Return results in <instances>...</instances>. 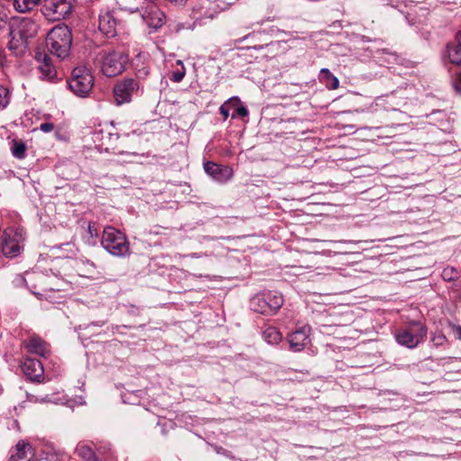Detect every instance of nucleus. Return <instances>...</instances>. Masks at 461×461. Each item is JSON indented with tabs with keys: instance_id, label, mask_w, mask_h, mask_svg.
I'll use <instances>...</instances> for the list:
<instances>
[{
	"instance_id": "13",
	"label": "nucleus",
	"mask_w": 461,
	"mask_h": 461,
	"mask_svg": "<svg viewBox=\"0 0 461 461\" xmlns=\"http://www.w3.org/2000/svg\"><path fill=\"white\" fill-rule=\"evenodd\" d=\"M141 16L149 27L156 30L160 28L166 21L165 14L154 4L148 5L143 10Z\"/></svg>"
},
{
	"instance_id": "31",
	"label": "nucleus",
	"mask_w": 461,
	"mask_h": 461,
	"mask_svg": "<svg viewBox=\"0 0 461 461\" xmlns=\"http://www.w3.org/2000/svg\"><path fill=\"white\" fill-rule=\"evenodd\" d=\"M185 76V68H182L179 70L174 71L170 77V80L175 83H179L183 80Z\"/></svg>"
},
{
	"instance_id": "35",
	"label": "nucleus",
	"mask_w": 461,
	"mask_h": 461,
	"mask_svg": "<svg viewBox=\"0 0 461 461\" xmlns=\"http://www.w3.org/2000/svg\"><path fill=\"white\" fill-rule=\"evenodd\" d=\"M136 76L138 78H145L149 74V71L147 67L142 66L140 68H136Z\"/></svg>"
},
{
	"instance_id": "4",
	"label": "nucleus",
	"mask_w": 461,
	"mask_h": 461,
	"mask_svg": "<svg viewBox=\"0 0 461 461\" xmlns=\"http://www.w3.org/2000/svg\"><path fill=\"white\" fill-rule=\"evenodd\" d=\"M67 84L75 95L84 98L88 96L94 86V77L86 67H77L72 70Z\"/></svg>"
},
{
	"instance_id": "44",
	"label": "nucleus",
	"mask_w": 461,
	"mask_h": 461,
	"mask_svg": "<svg viewBox=\"0 0 461 461\" xmlns=\"http://www.w3.org/2000/svg\"><path fill=\"white\" fill-rule=\"evenodd\" d=\"M326 243H329L330 245H332L334 249H337L336 248V245L338 244H340V243H345L346 241H333V240H329V241H325Z\"/></svg>"
},
{
	"instance_id": "6",
	"label": "nucleus",
	"mask_w": 461,
	"mask_h": 461,
	"mask_svg": "<svg viewBox=\"0 0 461 461\" xmlns=\"http://www.w3.org/2000/svg\"><path fill=\"white\" fill-rule=\"evenodd\" d=\"M128 61L127 53L122 50H112L104 56L101 70L108 77H115L125 70Z\"/></svg>"
},
{
	"instance_id": "1",
	"label": "nucleus",
	"mask_w": 461,
	"mask_h": 461,
	"mask_svg": "<svg viewBox=\"0 0 461 461\" xmlns=\"http://www.w3.org/2000/svg\"><path fill=\"white\" fill-rule=\"evenodd\" d=\"M71 44L72 33L65 24L53 27L46 37L48 50L60 59H64L69 55Z\"/></svg>"
},
{
	"instance_id": "42",
	"label": "nucleus",
	"mask_w": 461,
	"mask_h": 461,
	"mask_svg": "<svg viewBox=\"0 0 461 461\" xmlns=\"http://www.w3.org/2000/svg\"><path fill=\"white\" fill-rule=\"evenodd\" d=\"M251 43H253V45L247 46L246 48L247 49H255V50L262 49V45H258L255 41H251Z\"/></svg>"
},
{
	"instance_id": "46",
	"label": "nucleus",
	"mask_w": 461,
	"mask_h": 461,
	"mask_svg": "<svg viewBox=\"0 0 461 461\" xmlns=\"http://www.w3.org/2000/svg\"><path fill=\"white\" fill-rule=\"evenodd\" d=\"M176 65L180 66V67H181V68H185L184 63H183V61H182V60H177V61H176Z\"/></svg>"
},
{
	"instance_id": "21",
	"label": "nucleus",
	"mask_w": 461,
	"mask_h": 461,
	"mask_svg": "<svg viewBox=\"0 0 461 461\" xmlns=\"http://www.w3.org/2000/svg\"><path fill=\"white\" fill-rule=\"evenodd\" d=\"M447 56L450 63L461 66V45L456 41L448 43Z\"/></svg>"
},
{
	"instance_id": "45",
	"label": "nucleus",
	"mask_w": 461,
	"mask_h": 461,
	"mask_svg": "<svg viewBox=\"0 0 461 461\" xmlns=\"http://www.w3.org/2000/svg\"><path fill=\"white\" fill-rule=\"evenodd\" d=\"M455 41L461 45V31L456 33Z\"/></svg>"
},
{
	"instance_id": "39",
	"label": "nucleus",
	"mask_w": 461,
	"mask_h": 461,
	"mask_svg": "<svg viewBox=\"0 0 461 461\" xmlns=\"http://www.w3.org/2000/svg\"><path fill=\"white\" fill-rule=\"evenodd\" d=\"M257 34L256 33H249L246 36H244L243 38H240V39H237L235 41L236 43H241L242 41H246V40H254L255 38H257Z\"/></svg>"
},
{
	"instance_id": "7",
	"label": "nucleus",
	"mask_w": 461,
	"mask_h": 461,
	"mask_svg": "<svg viewBox=\"0 0 461 461\" xmlns=\"http://www.w3.org/2000/svg\"><path fill=\"white\" fill-rule=\"evenodd\" d=\"M74 0H43L41 12L51 21L66 19L72 12Z\"/></svg>"
},
{
	"instance_id": "29",
	"label": "nucleus",
	"mask_w": 461,
	"mask_h": 461,
	"mask_svg": "<svg viewBox=\"0 0 461 461\" xmlns=\"http://www.w3.org/2000/svg\"><path fill=\"white\" fill-rule=\"evenodd\" d=\"M11 93L8 88L0 86V110L5 109L10 103Z\"/></svg>"
},
{
	"instance_id": "30",
	"label": "nucleus",
	"mask_w": 461,
	"mask_h": 461,
	"mask_svg": "<svg viewBox=\"0 0 461 461\" xmlns=\"http://www.w3.org/2000/svg\"><path fill=\"white\" fill-rule=\"evenodd\" d=\"M458 272L453 267H447L443 269L441 276L445 281L450 282L457 278Z\"/></svg>"
},
{
	"instance_id": "9",
	"label": "nucleus",
	"mask_w": 461,
	"mask_h": 461,
	"mask_svg": "<svg viewBox=\"0 0 461 461\" xmlns=\"http://www.w3.org/2000/svg\"><path fill=\"white\" fill-rule=\"evenodd\" d=\"M20 236L14 229L4 230L0 240V255L5 258H14L21 251Z\"/></svg>"
},
{
	"instance_id": "14",
	"label": "nucleus",
	"mask_w": 461,
	"mask_h": 461,
	"mask_svg": "<svg viewBox=\"0 0 461 461\" xmlns=\"http://www.w3.org/2000/svg\"><path fill=\"white\" fill-rule=\"evenodd\" d=\"M203 169L212 179L220 183H225L231 177V169L212 161H207Z\"/></svg>"
},
{
	"instance_id": "38",
	"label": "nucleus",
	"mask_w": 461,
	"mask_h": 461,
	"mask_svg": "<svg viewBox=\"0 0 461 461\" xmlns=\"http://www.w3.org/2000/svg\"><path fill=\"white\" fill-rule=\"evenodd\" d=\"M432 340L435 342L436 345H442L446 340V337L442 333H439L438 335L435 334L432 338Z\"/></svg>"
},
{
	"instance_id": "19",
	"label": "nucleus",
	"mask_w": 461,
	"mask_h": 461,
	"mask_svg": "<svg viewBox=\"0 0 461 461\" xmlns=\"http://www.w3.org/2000/svg\"><path fill=\"white\" fill-rule=\"evenodd\" d=\"M250 309L256 312L261 313V314H270L269 312V306L267 305V302L266 300L265 294H260L255 295L250 300Z\"/></svg>"
},
{
	"instance_id": "23",
	"label": "nucleus",
	"mask_w": 461,
	"mask_h": 461,
	"mask_svg": "<svg viewBox=\"0 0 461 461\" xmlns=\"http://www.w3.org/2000/svg\"><path fill=\"white\" fill-rule=\"evenodd\" d=\"M27 146L22 140L14 139L11 142V152L12 155L17 159H23L26 157Z\"/></svg>"
},
{
	"instance_id": "20",
	"label": "nucleus",
	"mask_w": 461,
	"mask_h": 461,
	"mask_svg": "<svg viewBox=\"0 0 461 461\" xmlns=\"http://www.w3.org/2000/svg\"><path fill=\"white\" fill-rule=\"evenodd\" d=\"M10 41L8 42V48L10 50L14 51L15 55L22 54L27 47L28 42L25 41L23 38L16 36L13 33V30L10 28Z\"/></svg>"
},
{
	"instance_id": "36",
	"label": "nucleus",
	"mask_w": 461,
	"mask_h": 461,
	"mask_svg": "<svg viewBox=\"0 0 461 461\" xmlns=\"http://www.w3.org/2000/svg\"><path fill=\"white\" fill-rule=\"evenodd\" d=\"M453 86L456 91L461 93V71L457 73L456 77L453 79Z\"/></svg>"
},
{
	"instance_id": "11",
	"label": "nucleus",
	"mask_w": 461,
	"mask_h": 461,
	"mask_svg": "<svg viewBox=\"0 0 461 461\" xmlns=\"http://www.w3.org/2000/svg\"><path fill=\"white\" fill-rule=\"evenodd\" d=\"M21 367L30 381L41 383L44 380L43 365L39 359L26 357L23 358Z\"/></svg>"
},
{
	"instance_id": "16",
	"label": "nucleus",
	"mask_w": 461,
	"mask_h": 461,
	"mask_svg": "<svg viewBox=\"0 0 461 461\" xmlns=\"http://www.w3.org/2000/svg\"><path fill=\"white\" fill-rule=\"evenodd\" d=\"M99 30L108 38L117 34V21L112 13L106 12L99 16Z\"/></svg>"
},
{
	"instance_id": "3",
	"label": "nucleus",
	"mask_w": 461,
	"mask_h": 461,
	"mask_svg": "<svg viewBox=\"0 0 461 461\" xmlns=\"http://www.w3.org/2000/svg\"><path fill=\"white\" fill-rule=\"evenodd\" d=\"M428 329L420 321H411L407 326L395 333L398 344L408 348H414L427 338Z\"/></svg>"
},
{
	"instance_id": "43",
	"label": "nucleus",
	"mask_w": 461,
	"mask_h": 461,
	"mask_svg": "<svg viewBox=\"0 0 461 461\" xmlns=\"http://www.w3.org/2000/svg\"><path fill=\"white\" fill-rule=\"evenodd\" d=\"M167 1L174 3L175 5H185L186 3V0H167Z\"/></svg>"
},
{
	"instance_id": "8",
	"label": "nucleus",
	"mask_w": 461,
	"mask_h": 461,
	"mask_svg": "<svg viewBox=\"0 0 461 461\" xmlns=\"http://www.w3.org/2000/svg\"><path fill=\"white\" fill-rule=\"evenodd\" d=\"M140 90V84L134 78H123L116 82L113 86V97L117 105L128 104L132 96Z\"/></svg>"
},
{
	"instance_id": "24",
	"label": "nucleus",
	"mask_w": 461,
	"mask_h": 461,
	"mask_svg": "<svg viewBox=\"0 0 461 461\" xmlns=\"http://www.w3.org/2000/svg\"><path fill=\"white\" fill-rule=\"evenodd\" d=\"M267 305L269 306L270 314L276 312L284 303V299L281 294L265 293Z\"/></svg>"
},
{
	"instance_id": "17",
	"label": "nucleus",
	"mask_w": 461,
	"mask_h": 461,
	"mask_svg": "<svg viewBox=\"0 0 461 461\" xmlns=\"http://www.w3.org/2000/svg\"><path fill=\"white\" fill-rule=\"evenodd\" d=\"M33 456L32 447L29 443L19 441L12 450L8 461H32Z\"/></svg>"
},
{
	"instance_id": "27",
	"label": "nucleus",
	"mask_w": 461,
	"mask_h": 461,
	"mask_svg": "<svg viewBox=\"0 0 461 461\" xmlns=\"http://www.w3.org/2000/svg\"><path fill=\"white\" fill-rule=\"evenodd\" d=\"M263 337L269 344H277L281 340V333L275 327H268L263 331Z\"/></svg>"
},
{
	"instance_id": "15",
	"label": "nucleus",
	"mask_w": 461,
	"mask_h": 461,
	"mask_svg": "<svg viewBox=\"0 0 461 461\" xmlns=\"http://www.w3.org/2000/svg\"><path fill=\"white\" fill-rule=\"evenodd\" d=\"M310 327L304 325L290 333V348L294 351L302 350L310 342Z\"/></svg>"
},
{
	"instance_id": "32",
	"label": "nucleus",
	"mask_w": 461,
	"mask_h": 461,
	"mask_svg": "<svg viewBox=\"0 0 461 461\" xmlns=\"http://www.w3.org/2000/svg\"><path fill=\"white\" fill-rule=\"evenodd\" d=\"M387 98H388V96H386V97H384V96H378L377 98H375L373 105L375 107H385L386 104H389Z\"/></svg>"
},
{
	"instance_id": "33",
	"label": "nucleus",
	"mask_w": 461,
	"mask_h": 461,
	"mask_svg": "<svg viewBox=\"0 0 461 461\" xmlns=\"http://www.w3.org/2000/svg\"><path fill=\"white\" fill-rule=\"evenodd\" d=\"M449 327L455 338L461 340V326L454 323H450Z\"/></svg>"
},
{
	"instance_id": "2",
	"label": "nucleus",
	"mask_w": 461,
	"mask_h": 461,
	"mask_svg": "<svg viewBox=\"0 0 461 461\" xmlns=\"http://www.w3.org/2000/svg\"><path fill=\"white\" fill-rule=\"evenodd\" d=\"M101 244L103 248L114 257H126L130 254V245L126 235L113 226L104 229Z\"/></svg>"
},
{
	"instance_id": "18",
	"label": "nucleus",
	"mask_w": 461,
	"mask_h": 461,
	"mask_svg": "<svg viewBox=\"0 0 461 461\" xmlns=\"http://www.w3.org/2000/svg\"><path fill=\"white\" fill-rule=\"evenodd\" d=\"M40 77L50 82H52L56 77L57 72L54 66L51 63L50 58L47 54L42 55V61L39 65Z\"/></svg>"
},
{
	"instance_id": "28",
	"label": "nucleus",
	"mask_w": 461,
	"mask_h": 461,
	"mask_svg": "<svg viewBox=\"0 0 461 461\" xmlns=\"http://www.w3.org/2000/svg\"><path fill=\"white\" fill-rule=\"evenodd\" d=\"M239 102H240V99L238 97H231L227 102H225L223 104L221 105L220 113L223 116L224 120H226L229 117L230 106H232L234 104H238Z\"/></svg>"
},
{
	"instance_id": "5",
	"label": "nucleus",
	"mask_w": 461,
	"mask_h": 461,
	"mask_svg": "<svg viewBox=\"0 0 461 461\" xmlns=\"http://www.w3.org/2000/svg\"><path fill=\"white\" fill-rule=\"evenodd\" d=\"M119 134L113 124L95 130L93 132V141L101 151L113 154H124L118 146Z\"/></svg>"
},
{
	"instance_id": "22",
	"label": "nucleus",
	"mask_w": 461,
	"mask_h": 461,
	"mask_svg": "<svg viewBox=\"0 0 461 461\" xmlns=\"http://www.w3.org/2000/svg\"><path fill=\"white\" fill-rule=\"evenodd\" d=\"M320 79L330 89H337L339 85L338 77L331 74L328 68H321L320 72Z\"/></svg>"
},
{
	"instance_id": "25",
	"label": "nucleus",
	"mask_w": 461,
	"mask_h": 461,
	"mask_svg": "<svg viewBox=\"0 0 461 461\" xmlns=\"http://www.w3.org/2000/svg\"><path fill=\"white\" fill-rule=\"evenodd\" d=\"M41 0H14V7L19 13L30 12L36 7Z\"/></svg>"
},
{
	"instance_id": "12",
	"label": "nucleus",
	"mask_w": 461,
	"mask_h": 461,
	"mask_svg": "<svg viewBox=\"0 0 461 461\" xmlns=\"http://www.w3.org/2000/svg\"><path fill=\"white\" fill-rule=\"evenodd\" d=\"M10 28L14 35L23 38L27 42L29 39L33 38L38 32V24L30 18L15 21L10 25Z\"/></svg>"
},
{
	"instance_id": "41",
	"label": "nucleus",
	"mask_w": 461,
	"mask_h": 461,
	"mask_svg": "<svg viewBox=\"0 0 461 461\" xmlns=\"http://www.w3.org/2000/svg\"><path fill=\"white\" fill-rule=\"evenodd\" d=\"M37 461H59L58 457L54 455H47L43 457L39 458Z\"/></svg>"
},
{
	"instance_id": "34",
	"label": "nucleus",
	"mask_w": 461,
	"mask_h": 461,
	"mask_svg": "<svg viewBox=\"0 0 461 461\" xmlns=\"http://www.w3.org/2000/svg\"><path fill=\"white\" fill-rule=\"evenodd\" d=\"M248 114H249L248 109L245 106L240 105L235 109V113L232 114V117H235L236 115L240 116V117H245Z\"/></svg>"
},
{
	"instance_id": "37",
	"label": "nucleus",
	"mask_w": 461,
	"mask_h": 461,
	"mask_svg": "<svg viewBox=\"0 0 461 461\" xmlns=\"http://www.w3.org/2000/svg\"><path fill=\"white\" fill-rule=\"evenodd\" d=\"M54 129L52 122H43L40 125V130L43 132H50Z\"/></svg>"
},
{
	"instance_id": "10",
	"label": "nucleus",
	"mask_w": 461,
	"mask_h": 461,
	"mask_svg": "<svg viewBox=\"0 0 461 461\" xmlns=\"http://www.w3.org/2000/svg\"><path fill=\"white\" fill-rule=\"evenodd\" d=\"M22 347L26 353L41 357L47 358L50 354V345L37 335H32L23 340Z\"/></svg>"
},
{
	"instance_id": "40",
	"label": "nucleus",
	"mask_w": 461,
	"mask_h": 461,
	"mask_svg": "<svg viewBox=\"0 0 461 461\" xmlns=\"http://www.w3.org/2000/svg\"><path fill=\"white\" fill-rule=\"evenodd\" d=\"M88 232L92 237H96L98 235L97 230L95 228V224L93 222L88 223Z\"/></svg>"
},
{
	"instance_id": "26",
	"label": "nucleus",
	"mask_w": 461,
	"mask_h": 461,
	"mask_svg": "<svg viewBox=\"0 0 461 461\" xmlns=\"http://www.w3.org/2000/svg\"><path fill=\"white\" fill-rule=\"evenodd\" d=\"M76 451L85 461H98L94 450L86 445L79 444Z\"/></svg>"
}]
</instances>
